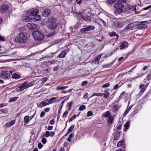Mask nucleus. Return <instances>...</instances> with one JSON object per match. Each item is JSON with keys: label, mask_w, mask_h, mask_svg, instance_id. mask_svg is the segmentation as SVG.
Here are the masks:
<instances>
[{"label": "nucleus", "mask_w": 151, "mask_h": 151, "mask_svg": "<svg viewBox=\"0 0 151 151\" xmlns=\"http://www.w3.org/2000/svg\"><path fill=\"white\" fill-rule=\"evenodd\" d=\"M55 133L54 132H50V136L51 137H53L55 135Z\"/></svg>", "instance_id": "45"}, {"label": "nucleus", "mask_w": 151, "mask_h": 151, "mask_svg": "<svg viewBox=\"0 0 151 151\" xmlns=\"http://www.w3.org/2000/svg\"><path fill=\"white\" fill-rule=\"evenodd\" d=\"M116 0H107L108 2L110 4H112L114 3Z\"/></svg>", "instance_id": "42"}, {"label": "nucleus", "mask_w": 151, "mask_h": 151, "mask_svg": "<svg viewBox=\"0 0 151 151\" xmlns=\"http://www.w3.org/2000/svg\"><path fill=\"white\" fill-rule=\"evenodd\" d=\"M47 79L46 78H44L42 79L41 81L42 82L44 83L47 81Z\"/></svg>", "instance_id": "57"}, {"label": "nucleus", "mask_w": 151, "mask_h": 151, "mask_svg": "<svg viewBox=\"0 0 151 151\" xmlns=\"http://www.w3.org/2000/svg\"><path fill=\"white\" fill-rule=\"evenodd\" d=\"M68 96V97H67L66 98L64 99L61 102V103L60 104V106H61V108H62V107L63 106V104H64V103H65V101L66 100H68V99L69 97V96Z\"/></svg>", "instance_id": "27"}, {"label": "nucleus", "mask_w": 151, "mask_h": 151, "mask_svg": "<svg viewBox=\"0 0 151 151\" xmlns=\"http://www.w3.org/2000/svg\"><path fill=\"white\" fill-rule=\"evenodd\" d=\"M126 10L127 12H131L133 11H135V5L128 6H127Z\"/></svg>", "instance_id": "13"}, {"label": "nucleus", "mask_w": 151, "mask_h": 151, "mask_svg": "<svg viewBox=\"0 0 151 151\" xmlns=\"http://www.w3.org/2000/svg\"><path fill=\"white\" fill-rule=\"evenodd\" d=\"M136 27L139 29H145L147 27V25L145 24V22H141L139 24H137Z\"/></svg>", "instance_id": "14"}, {"label": "nucleus", "mask_w": 151, "mask_h": 151, "mask_svg": "<svg viewBox=\"0 0 151 151\" xmlns=\"http://www.w3.org/2000/svg\"><path fill=\"white\" fill-rule=\"evenodd\" d=\"M88 31V29L87 27L84 28H82L81 30V32H82V33L84 32H85Z\"/></svg>", "instance_id": "38"}, {"label": "nucleus", "mask_w": 151, "mask_h": 151, "mask_svg": "<svg viewBox=\"0 0 151 151\" xmlns=\"http://www.w3.org/2000/svg\"><path fill=\"white\" fill-rule=\"evenodd\" d=\"M132 108V106H130L129 108H127L124 112V115H126L129 112Z\"/></svg>", "instance_id": "29"}, {"label": "nucleus", "mask_w": 151, "mask_h": 151, "mask_svg": "<svg viewBox=\"0 0 151 151\" xmlns=\"http://www.w3.org/2000/svg\"><path fill=\"white\" fill-rule=\"evenodd\" d=\"M79 114L78 115H77L76 114H74L73 116L70 117L69 120V122H71L73 119H75L77 117H78L79 116Z\"/></svg>", "instance_id": "30"}, {"label": "nucleus", "mask_w": 151, "mask_h": 151, "mask_svg": "<svg viewBox=\"0 0 151 151\" xmlns=\"http://www.w3.org/2000/svg\"><path fill=\"white\" fill-rule=\"evenodd\" d=\"M112 105V111L116 113L118 111L119 107L117 104H113Z\"/></svg>", "instance_id": "18"}, {"label": "nucleus", "mask_w": 151, "mask_h": 151, "mask_svg": "<svg viewBox=\"0 0 151 151\" xmlns=\"http://www.w3.org/2000/svg\"><path fill=\"white\" fill-rule=\"evenodd\" d=\"M133 26L132 23H130L126 27L125 29H126L128 30L131 28L133 27Z\"/></svg>", "instance_id": "32"}, {"label": "nucleus", "mask_w": 151, "mask_h": 151, "mask_svg": "<svg viewBox=\"0 0 151 151\" xmlns=\"http://www.w3.org/2000/svg\"><path fill=\"white\" fill-rule=\"evenodd\" d=\"M68 111H65V112L63 114V117H66V116L67 115V114H68Z\"/></svg>", "instance_id": "58"}, {"label": "nucleus", "mask_w": 151, "mask_h": 151, "mask_svg": "<svg viewBox=\"0 0 151 151\" xmlns=\"http://www.w3.org/2000/svg\"><path fill=\"white\" fill-rule=\"evenodd\" d=\"M25 15L22 17L23 20L24 22H30L32 20H33L32 16L30 15L29 12L27 11L25 13Z\"/></svg>", "instance_id": "9"}, {"label": "nucleus", "mask_w": 151, "mask_h": 151, "mask_svg": "<svg viewBox=\"0 0 151 151\" xmlns=\"http://www.w3.org/2000/svg\"><path fill=\"white\" fill-rule=\"evenodd\" d=\"M15 122V121L14 120H12L10 122V126L14 124Z\"/></svg>", "instance_id": "54"}, {"label": "nucleus", "mask_w": 151, "mask_h": 151, "mask_svg": "<svg viewBox=\"0 0 151 151\" xmlns=\"http://www.w3.org/2000/svg\"><path fill=\"white\" fill-rule=\"evenodd\" d=\"M130 122L128 121L124 125V131L126 132L129 127V124Z\"/></svg>", "instance_id": "20"}, {"label": "nucleus", "mask_w": 151, "mask_h": 151, "mask_svg": "<svg viewBox=\"0 0 151 151\" xmlns=\"http://www.w3.org/2000/svg\"><path fill=\"white\" fill-rule=\"evenodd\" d=\"M111 116V114L108 111H107L102 114L103 116L106 118H108Z\"/></svg>", "instance_id": "23"}, {"label": "nucleus", "mask_w": 151, "mask_h": 151, "mask_svg": "<svg viewBox=\"0 0 151 151\" xmlns=\"http://www.w3.org/2000/svg\"><path fill=\"white\" fill-rule=\"evenodd\" d=\"M125 2V0H118L114 5V8L115 9L114 13L116 14H119L123 12V9L124 5L123 4Z\"/></svg>", "instance_id": "1"}, {"label": "nucleus", "mask_w": 151, "mask_h": 151, "mask_svg": "<svg viewBox=\"0 0 151 151\" xmlns=\"http://www.w3.org/2000/svg\"><path fill=\"white\" fill-rule=\"evenodd\" d=\"M27 27L29 29L31 30H35L37 28V26L34 23H28L27 24Z\"/></svg>", "instance_id": "10"}, {"label": "nucleus", "mask_w": 151, "mask_h": 151, "mask_svg": "<svg viewBox=\"0 0 151 151\" xmlns=\"http://www.w3.org/2000/svg\"><path fill=\"white\" fill-rule=\"evenodd\" d=\"M41 142L43 144H45L47 142L46 139L45 138H43L42 139Z\"/></svg>", "instance_id": "50"}, {"label": "nucleus", "mask_w": 151, "mask_h": 151, "mask_svg": "<svg viewBox=\"0 0 151 151\" xmlns=\"http://www.w3.org/2000/svg\"><path fill=\"white\" fill-rule=\"evenodd\" d=\"M126 97V95L124 92H122L120 94L119 97L121 99H124Z\"/></svg>", "instance_id": "28"}, {"label": "nucleus", "mask_w": 151, "mask_h": 151, "mask_svg": "<svg viewBox=\"0 0 151 151\" xmlns=\"http://www.w3.org/2000/svg\"><path fill=\"white\" fill-rule=\"evenodd\" d=\"M138 112V110L137 109H135V110L133 112V114H136Z\"/></svg>", "instance_id": "64"}, {"label": "nucleus", "mask_w": 151, "mask_h": 151, "mask_svg": "<svg viewBox=\"0 0 151 151\" xmlns=\"http://www.w3.org/2000/svg\"><path fill=\"white\" fill-rule=\"evenodd\" d=\"M33 36L35 40L40 41L42 40L44 37V35L38 31H35L33 32Z\"/></svg>", "instance_id": "7"}, {"label": "nucleus", "mask_w": 151, "mask_h": 151, "mask_svg": "<svg viewBox=\"0 0 151 151\" xmlns=\"http://www.w3.org/2000/svg\"><path fill=\"white\" fill-rule=\"evenodd\" d=\"M73 104V102L72 101H71L70 102H68L67 104V106L68 107H69V108H70L71 107V106Z\"/></svg>", "instance_id": "41"}, {"label": "nucleus", "mask_w": 151, "mask_h": 151, "mask_svg": "<svg viewBox=\"0 0 151 151\" xmlns=\"http://www.w3.org/2000/svg\"><path fill=\"white\" fill-rule=\"evenodd\" d=\"M24 122L25 124H27L29 121V118L28 116H25L24 118Z\"/></svg>", "instance_id": "25"}, {"label": "nucleus", "mask_w": 151, "mask_h": 151, "mask_svg": "<svg viewBox=\"0 0 151 151\" xmlns=\"http://www.w3.org/2000/svg\"><path fill=\"white\" fill-rule=\"evenodd\" d=\"M68 88V86L62 87L58 86L57 88L56 89L58 91L61 90V91H60V93H67V91H65L64 90H63L67 88Z\"/></svg>", "instance_id": "15"}, {"label": "nucleus", "mask_w": 151, "mask_h": 151, "mask_svg": "<svg viewBox=\"0 0 151 151\" xmlns=\"http://www.w3.org/2000/svg\"><path fill=\"white\" fill-rule=\"evenodd\" d=\"M74 128V125H71L68 129V130L69 131V132H71L72 131Z\"/></svg>", "instance_id": "40"}, {"label": "nucleus", "mask_w": 151, "mask_h": 151, "mask_svg": "<svg viewBox=\"0 0 151 151\" xmlns=\"http://www.w3.org/2000/svg\"><path fill=\"white\" fill-rule=\"evenodd\" d=\"M9 8L8 5L6 4H3L0 7V11L2 12H4L8 9Z\"/></svg>", "instance_id": "16"}, {"label": "nucleus", "mask_w": 151, "mask_h": 151, "mask_svg": "<svg viewBox=\"0 0 151 151\" xmlns=\"http://www.w3.org/2000/svg\"><path fill=\"white\" fill-rule=\"evenodd\" d=\"M29 37V35L25 32H22L19 34L17 38L18 42L19 43H25Z\"/></svg>", "instance_id": "3"}, {"label": "nucleus", "mask_w": 151, "mask_h": 151, "mask_svg": "<svg viewBox=\"0 0 151 151\" xmlns=\"http://www.w3.org/2000/svg\"><path fill=\"white\" fill-rule=\"evenodd\" d=\"M50 10L48 8H46L44 10L42 15L44 17H47L50 15Z\"/></svg>", "instance_id": "12"}, {"label": "nucleus", "mask_w": 151, "mask_h": 151, "mask_svg": "<svg viewBox=\"0 0 151 151\" xmlns=\"http://www.w3.org/2000/svg\"><path fill=\"white\" fill-rule=\"evenodd\" d=\"M66 55V53L64 51H62V52L58 56V58H63L65 57Z\"/></svg>", "instance_id": "24"}, {"label": "nucleus", "mask_w": 151, "mask_h": 151, "mask_svg": "<svg viewBox=\"0 0 151 151\" xmlns=\"http://www.w3.org/2000/svg\"><path fill=\"white\" fill-rule=\"evenodd\" d=\"M109 86V84L108 83H107L104 84L102 86L103 88H106L108 87Z\"/></svg>", "instance_id": "46"}, {"label": "nucleus", "mask_w": 151, "mask_h": 151, "mask_svg": "<svg viewBox=\"0 0 151 151\" xmlns=\"http://www.w3.org/2000/svg\"><path fill=\"white\" fill-rule=\"evenodd\" d=\"M12 78L14 79H17L20 78V76L17 74L14 73L13 74Z\"/></svg>", "instance_id": "26"}, {"label": "nucleus", "mask_w": 151, "mask_h": 151, "mask_svg": "<svg viewBox=\"0 0 151 151\" xmlns=\"http://www.w3.org/2000/svg\"><path fill=\"white\" fill-rule=\"evenodd\" d=\"M53 127L52 126H49L48 127V128H47V129L48 130H52V129H53Z\"/></svg>", "instance_id": "61"}, {"label": "nucleus", "mask_w": 151, "mask_h": 151, "mask_svg": "<svg viewBox=\"0 0 151 151\" xmlns=\"http://www.w3.org/2000/svg\"><path fill=\"white\" fill-rule=\"evenodd\" d=\"M117 146L118 147H121L123 148H124L125 145L124 140H122L119 141L117 144Z\"/></svg>", "instance_id": "17"}, {"label": "nucleus", "mask_w": 151, "mask_h": 151, "mask_svg": "<svg viewBox=\"0 0 151 151\" xmlns=\"http://www.w3.org/2000/svg\"><path fill=\"white\" fill-rule=\"evenodd\" d=\"M35 114H36V111H35V113H34V114H33V115H32V116H31L30 117V118H29L30 120H31L34 117Z\"/></svg>", "instance_id": "60"}, {"label": "nucleus", "mask_w": 151, "mask_h": 151, "mask_svg": "<svg viewBox=\"0 0 151 151\" xmlns=\"http://www.w3.org/2000/svg\"><path fill=\"white\" fill-rule=\"evenodd\" d=\"M104 92L105 93H103L104 97L105 99H107L110 95V93L108 91V90H104Z\"/></svg>", "instance_id": "22"}, {"label": "nucleus", "mask_w": 151, "mask_h": 151, "mask_svg": "<svg viewBox=\"0 0 151 151\" xmlns=\"http://www.w3.org/2000/svg\"><path fill=\"white\" fill-rule=\"evenodd\" d=\"M16 52H14L13 53H11V55L10 54V56H12V57H15V56H16Z\"/></svg>", "instance_id": "59"}, {"label": "nucleus", "mask_w": 151, "mask_h": 151, "mask_svg": "<svg viewBox=\"0 0 151 151\" xmlns=\"http://www.w3.org/2000/svg\"><path fill=\"white\" fill-rule=\"evenodd\" d=\"M147 79L148 81H149L151 79V75L149 74L147 76Z\"/></svg>", "instance_id": "52"}, {"label": "nucleus", "mask_w": 151, "mask_h": 151, "mask_svg": "<svg viewBox=\"0 0 151 151\" xmlns=\"http://www.w3.org/2000/svg\"><path fill=\"white\" fill-rule=\"evenodd\" d=\"M56 19L55 18L51 17L48 19L47 25L50 29H54L56 28L57 24L56 22Z\"/></svg>", "instance_id": "5"}, {"label": "nucleus", "mask_w": 151, "mask_h": 151, "mask_svg": "<svg viewBox=\"0 0 151 151\" xmlns=\"http://www.w3.org/2000/svg\"><path fill=\"white\" fill-rule=\"evenodd\" d=\"M9 77V68L4 67L2 68L0 73V77L1 78L6 79Z\"/></svg>", "instance_id": "4"}, {"label": "nucleus", "mask_w": 151, "mask_h": 151, "mask_svg": "<svg viewBox=\"0 0 151 151\" xmlns=\"http://www.w3.org/2000/svg\"><path fill=\"white\" fill-rule=\"evenodd\" d=\"M32 83H28V82H26L24 83L22 86L17 87L16 89L17 90L19 91H21L25 89L32 86Z\"/></svg>", "instance_id": "8"}, {"label": "nucleus", "mask_w": 151, "mask_h": 151, "mask_svg": "<svg viewBox=\"0 0 151 151\" xmlns=\"http://www.w3.org/2000/svg\"><path fill=\"white\" fill-rule=\"evenodd\" d=\"M109 35L111 37L115 36V39H116V41L118 39V35H116V33L114 32L109 33Z\"/></svg>", "instance_id": "21"}, {"label": "nucleus", "mask_w": 151, "mask_h": 151, "mask_svg": "<svg viewBox=\"0 0 151 151\" xmlns=\"http://www.w3.org/2000/svg\"><path fill=\"white\" fill-rule=\"evenodd\" d=\"M144 74L142 73H138L137 74V76H135L134 78L136 79L139 77H141Z\"/></svg>", "instance_id": "39"}, {"label": "nucleus", "mask_w": 151, "mask_h": 151, "mask_svg": "<svg viewBox=\"0 0 151 151\" xmlns=\"http://www.w3.org/2000/svg\"><path fill=\"white\" fill-rule=\"evenodd\" d=\"M4 41V37L0 35V41Z\"/></svg>", "instance_id": "63"}, {"label": "nucleus", "mask_w": 151, "mask_h": 151, "mask_svg": "<svg viewBox=\"0 0 151 151\" xmlns=\"http://www.w3.org/2000/svg\"><path fill=\"white\" fill-rule=\"evenodd\" d=\"M58 97V96H57L56 97H53L49 99H47L42 101L39 104H37V106L40 108H41L53 103H57L56 99Z\"/></svg>", "instance_id": "2"}, {"label": "nucleus", "mask_w": 151, "mask_h": 151, "mask_svg": "<svg viewBox=\"0 0 151 151\" xmlns=\"http://www.w3.org/2000/svg\"><path fill=\"white\" fill-rule=\"evenodd\" d=\"M150 8H151V5H150L148 6L143 8L142 9L143 10H148Z\"/></svg>", "instance_id": "44"}, {"label": "nucleus", "mask_w": 151, "mask_h": 151, "mask_svg": "<svg viewBox=\"0 0 151 151\" xmlns=\"http://www.w3.org/2000/svg\"><path fill=\"white\" fill-rule=\"evenodd\" d=\"M86 106L84 105H83L81 106L79 108V110L80 111H82L83 110H84L86 109Z\"/></svg>", "instance_id": "36"}, {"label": "nucleus", "mask_w": 151, "mask_h": 151, "mask_svg": "<svg viewBox=\"0 0 151 151\" xmlns=\"http://www.w3.org/2000/svg\"><path fill=\"white\" fill-rule=\"evenodd\" d=\"M128 46V43L126 41H124L120 43L119 48L122 50L127 48Z\"/></svg>", "instance_id": "11"}, {"label": "nucleus", "mask_w": 151, "mask_h": 151, "mask_svg": "<svg viewBox=\"0 0 151 151\" xmlns=\"http://www.w3.org/2000/svg\"><path fill=\"white\" fill-rule=\"evenodd\" d=\"M101 56V55H99L97 56V57L95 58V59L96 61V62H97V64H98L99 63V60Z\"/></svg>", "instance_id": "35"}, {"label": "nucleus", "mask_w": 151, "mask_h": 151, "mask_svg": "<svg viewBox=\"0 0 151 151\" xmlns=\"http://www.w3.org/2000/svg\"><path fill=\"white\" fill-rule=\"evenodd\" d=\"M124 24L122 22H120L118 23L117 25V26L119 28H121L123 27Z\"/></svg>", "instance_id": "34"}, {"label": "nucleus", "mask_w": 151, "mask_h": 151, "mask_svg": "<svg viewBox=\"0 0 151 151\" xmlns=\"http://www.w3.org/2000/svg\"><path fill=\"white\" fill-rule=\"evenodd\" d=\"M39 10L37 9H35L32 11L29 14L33 18V20L35 21H40L41 18V16L38 14Z\"/></svg>", "instance_id": "6"}, {"label": "nucleus", "mask_w": 151, "mask_h": 151, "mask_svg": "<svg viewBox=\"0 0 151 151\" xmlns=\"http://www.w3.org/2000/svg\"><path fill=\"white\" fill-rule=\"evenodd\" d=\"M38 148L40 149H41L43 145L41 142H39L38 143Z\"/></svg>", "instance_id": "48"}, {"label": "nucleus", "mask_w": 151, "mask_h": 151, "mask_svg": "<svg viewBox=\"0 0 151 151\" xmlns=\"http://www.w3.org/2000/svg\"><path fill=\"white\" fill-rule=\"evenodd\" d=\"M107 121L108 124L109 125H111L112 124L114 121V118L113 116H110L108 117L107 119Z\"/></svg>", "instance_id": "19"}, {"label": "nucleus", "mask_w": 151, "mask_h": 151, "mask_svg": "<svg viewBox=\"0 0 151 151\" xmlns=\"http://www.w3.org/2000/svg\"><path fill=\"white\" fill-rule=\"evenodd\" d=\"M55 123L54 119H53L51 120L50 122V123L51 125H53Z\"/></svg>", "instance_id": "53"}, {"label": "nucleus", "mask_w": 151, "mask_h": 151, "mask_svg": "<svg viewBox=\"0 0 151 151\" xmlns=\"http://www.w3.org/2000/svg\"><path fill=\"white\" fill-rule=\"evenodd\" d=\"M93 114V112H92L91 111H88V112H87V116H91Z\"/></svg>", "instance_id": "43"}, {"label": "nucleus", "mask_w": 151, "mask_h": 151, "mask_svg": "<svg viewBox=\"0 0 151 151\" xmlns=\"http://www.w3.org/2000/svg\"><path fill=\"white\" fill-rule=\"evenodd\" d=\"M120 87L119 85V84H117L116 85H115L114 86V87L113 88V89L115 90L117 88H119Z\"/></svg>", "instance_id": "47"}, {"label": "nucleus", "mask_w": 151, "mask_h": 151, "mask_svg": "<svg viewBox=\"0 0 151 151\" xmlns=\"http://www.w3.org/2000/svg\"><path fill=\"white\" fill-rule=\"evenodd\" d=\"M145 91V89L144 88H142L141 90L139 92V95H142L143 94V93Z\"/></svg>", "instance_id": "49"}, {"label": "nucleus", "mask_w": 151, "mask_h": 151, "mask_svg": "<svg viewBox=\"0 0 151 151\" xmlns=\"http://www.w3.org/2000/svg\"><path fill=\"white\" fill-rule=\"evenodd\" d=\"M9 127V122L6 123L5 124V128Z\"/></svg>", "instance_id": "56"}, {"label": "nucleus", "mask_w": 151, "mask_h": 151, "mask_svg": "<svg viewBox=\"0 0 151 151\" xmlns=\"http://www.w3.org/2000/svg\"><path fill=\"white\" fill-rule=\"evenodd\" d=\"M18 97H14L10 98V102H14L18 98Z\"/></svg>", "instance_id": "31"}, {"label": "nucleus", "mask_w": 151, "mask_h": 151, "mask_svg": "<svg viewBox=\"0 0 151 151\" xmlns=\"http://www.w3.org/2000/svg\"><path fill=\"white\" fill-rule=\"evenodd\" d=\"M87 83V82L86 81H85L83 82L82 83V85L83 86H85Z\"/></svg>", "instance_id": "55"}, {"label": "nucleus", "mask_w": 151, "mask_h": 151, "mask_svg": "<svg viewBox=\"0 0 151 151\" xmlns=\"http://www.w3.org/2000/svg\"><path fill=\"white\" fill-rule=\"evenodd\" d=\"M50 110V108H47L45 109L44 111L46 112H47L49 111Z\"/></svg>", "instance_id": "62"}, {"label": "nucleus", "mask_w": 151, "mask_h": 151, "mask_svg": "<svg viewBox=\"0 0 151 151\" xmlns=\"http://www.w3.org/2000/svg\"><path fill=\"white\" fill-rule=\"evenodd\" d=\"M88 31L92 30L95 29V27L93 26L90 25L87 27Z\"/></svg>", "instance_id": "33"}, {"label": "nucleus", "mask_w": 151, "mask_h": 151, "mask_svg": "<svg viewBox=\"0 0 151 151\" xmlns=\"http://www.w3.org/2000/svg\"><path fill=\"white\" fill-rule=\"evenodd\" d=\"M50 132L49 131H46L45 133V135L44 136V137H48L50 136Z\"/></svg>", "instance_id": "37"}, {"label": "nucleus", "mask_w": 151, "mask_h": 151, "mask_svg": "<svg viewBox=\"0 0 151 151\" xmlns=\"http://www.w3.org/2000/svg\"><path fill=\"white\" fill-rule=\"evenodd\" d=\"M45 113L44 111H42L40 114V117L41 118H43L44 117L45 115Z\"/></svg>", "instance_id": "51"}]
</instances>
